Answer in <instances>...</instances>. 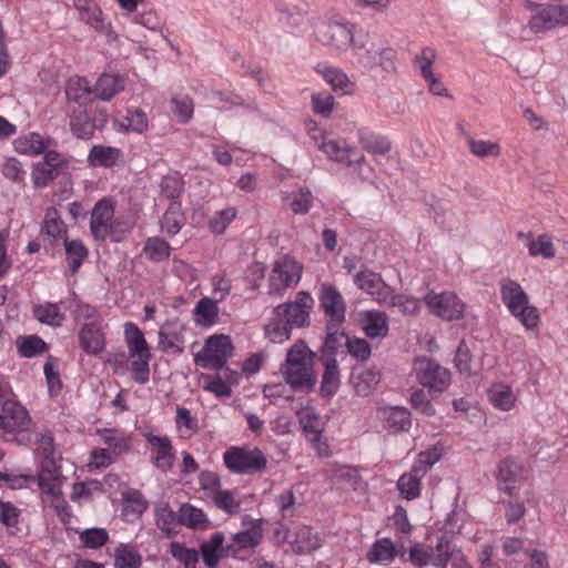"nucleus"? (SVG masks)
Here are the masks:
<instances>
[{"label":"nucleus","instance_id":"nucleus-1","mask_svg":"<svg viewBox=\"0 0 568 568\" xmlns=\"http://www.w3.org/2000/svg\"><path fill=\"white\" fill-rule=\"evenodd\" d=\"M312 28L314 40L337 57L348 53L364 31L358 24L335 12L317 17Z\"/></svg>","mask_w":568,"mask_h":568},{"label":"nucleus","instance_id":"nucleus-2","mask_svg":"<svg viewBox=\"0 0 568 568\" xmlns=\"http://www.w3.org/2000/svg\"><path fill=\"white\" fill-rule=\"evenodd\" d=\"M314 364L315 353L300 339L286 351L280 373L292 390L311 392L317 383Z\"/></svg>","mask_w":568,"mask_h":568},{"label":"nucleus","instance_id":"nucleus-3","mask_svg":"<svg viewBox=\"0 0 568 568\" xmlns=\"http://www.w3.org/2000/svg\"><path fill=\"white\" fill-rule=\"evenodd\" d=\"M349 52L354 58V64L364 71L369 72L377 68L385 72L394 70L395 52L390 48L375 42L365 30Z\"/></svg>","mask_w":568,"mask_h":568},{"label":"nucleus","instance_id":"nucleus-4","mask_svg":"<svg viewBox=\"0 0 568 568\" xmlns=\"http://www.w3.org/2000/svg\"><path fill=\"white\" fill-rule=\"evenodd\" d=\"M318 301L320 305L323 308L325 315L329 320L328 324V334L325 339V344L331 346L338 338L339 332L338 327L345 321L346 314V304L343 295L338 291V288L328 283L324 282L320 285L318 288Z\"/></svg>","mask_w":568,"mask_h":568},{"label":"nucleus","instance_id":"nucleus-5","mask_svg":"<svg viewBox=\"0 0 568 568\" xmlns=\"http://www.w3.org/2000/svg\"><path fill=\"white\" fill-rule=\"evenodd\" d=\"M59 460L47 459L39 462L40 469L37 479L43 500L50 503L57 511L61 513L65 509L67 504L61 490L64 478Z\"/></svg>","mask_w":568,"mask_h":568},{"label":"nucleus","instance_id":"nucleus-6","mask_svg":"<svg viewBox=\"0 0 568 568\" xmlns=\"http://www.w3.org/2000/svg\"><path fill=\"white\" fill-rule=\"evenodd\" d=\"M234 351L231 337L214 334L205 339L203 347L195 354L194 362L205 369H222Z\"/></svg>","mask_w":568,"mask_h":568},{"label":"nucleus","instance_id":"nucleus-7","mask_svg":"<svg viewBox=\"0 0 568 568\" xmlns=\"http://www.w3.org/2000/svg\"><path fill=\"white\" fill-rule=\"evenodd\" d=\"M303 265L292 256L278 257L268 276V294L282 296L288 288L298 284L302 277Z\"/></svg>","mask_w":568,"mask_h":568},{"label":"nucleus","instance_id":"nucleus-8","mask_svg":"<svg viewBox=\"0 0 568 568\" xmlns=\"http://www.w3.org/2000/svg\"><path fill=\"white\" fill-rule=\"evenodd\" d=\"M427 311L443 321L453 322L464 318L465 302L453 291H429L423 298Z\"/></svg>","mask_w":568,"mask_h":568},{"label":"nucleus","instance_id":"nucleus-9","mask_svg":"<svg viewBox=\"0 0 568 568\" xmlns=\"http://www.w3.org/2000/svg\"><path fill=\"white\" fill-rule=\"evenodd\" d=\"M413 373L417 382L430 394H440L450 385L449 371L426 356L414 359Z\"/></svg>","mask_w":568,"mask_h":568},{"label":"nucleus","instance_id":"nucleus-10","mask_svg":"<svg viewBox=\"0 0 568 568\" xmlns=\"http://www.w3.org/2000/svg\"><path fill=\"white\" fill-rule=\"evenodd\" d=\"M314 300L308 292L296 293L293 301L278 304L273 315L281 316L292 328L306 327L311 323V311Z\"/></svg>","mask_w":568,"mask_h":568},{"label":"nucleus","instance_id":"nucleus-11","mask_svg":"<svg viewBox=\"0 0 568 568\" xmlns=\"http://www.w3.org/2000/svg\"><path fill=\"white\" fill-rule=\"evenodd\" d=\"M450 557L452 544L446 537L438 538L435 547L416 542L409 549V560L419 568L428 565L435 568H446Z\"/></svg>","mask_w":568,"mask_h":568},{"label":"nucleus","instance_id":"nucleus-12","mask_svg":"<svg viewBox=\"0 0 568 568\" xmlns=\"http://www.w3.org/2000/svg\"><path fill=\"white\" fill-rule=\"evenodd\" d=\"M225 466L235 474H252L264 469L267 459L258 448L231 447L223 454Z\"/></svg>","mask_w":568,"mask_h":568},{"label":"nucleus","instance_id":"nucleus-13","mask_svg":"<svg viewBox=\"0 0 568 568\" xmlns=\"http://www.w3.org/2000/svg\"><path fill=\"white\" fill-rule=\"evenodd\" d=\"M277 542L287 541L293 551L298 554L310 552L317 549L322 539L316 531L306 526H298L290 531L285 526H281L275 531Z\"/></svg>","mask_w":568,"mask_h":568},{"label":"nucleus","instance_id":"nucleus-14","mask_svg":"<svg viewBox=\"0 0 568 568\" xmlns=\"http://www.w3.org/2000/svg\"><path fill=\"white\" fill-rule=\"evenodd\" d=\"M31 424L28 410L14 400H6L0 413V436L26 432Z\"/></svg>","mask_w":568,"mask_h":568},{"label":"nucleus","instance_id":"nucleus-15","mask_svg":"<svg viewBox=\"0 0 568 568\" xmlns=\"http://www.w3.org/2000/svg\"><path fill=\"white\" fill-rule=\"evenodd\" d=\"M73 4L85 24L104 36L109 41L116 39L111 23L105 19L101 8L93 0H73Z\"/></svg>","mask_w":568,"mask_h":568},{"label":"nucleus","instance_id":"nucleus-16","mask_svg":"<svg viewBox=\"0 0 568 568\" xmlns=\"http://www.w3.org/2000/svg\"><path fill=\"white\" fill-rule=\"evenodd\" d=\"M240 378L239 372L224 368L221 373L201 374L199 385L216 397L225 398L232 395V388L239 384Z\"/></svg>","mask_w":568,"mask_h":568},{"label":"nucleus","instance_id":"nucleus-17","mask_svg":"<svg viewBox=\"0 0 568 568\" xmlns=\"http://www.w3.org/2000/svg\"><path fill=\"white\" fill-rule=\"evenodd\" d=\"M113 202L104 197L98 201L91 212L90 231L97 241H105L115 219Z\"/></svg>","mask_w":568,"mask_h":568},{"label":"nucleus","instance_id":"nucleus-18","mask_svg":"<svg viewBox=\"0 0 568 568\" xmlns=\"http://www.w3.org/2000/svg\"><path fill=\"white\" fill-rule=\"evenodd\" d=\"M78 341L85 354L91 356L100 355L106 344L103 321L83 323L78 332Z\"/></svg>","mask_w":568,"mask_h":568},{"label":"nucleus","instance_id":"nucleus-19","mask_svg":"<svg viewBox=\"0 0 568 568\" xmlns=\"http://www.w3.org/2000/svg\"><path fill=\"white\" fill-rule=\"evenodd\" d=\"M146 440L151 447L152 464L163 473L169 471L175 459L170 438L168 436L148 434Z\"/></svg>","mask_w":568,"mask_h":568},{"label":"nucleus","instance_id":"nucleus-20","mask_svg":"<svg viewBox=\"0 0 568 568\" xmlns=\"http://www.w3.org/2000/svg\"><path fill=\"white\" fill-rule=\"evenodd\" d=\"M353 281L358 290L371 295L378 304L385 301L389 286L384 283L379 274L362 266L359 271L354 274Z\"/></svg>","mask_w":568,"mask_h":568},{"label":"nucleus","instance_id":"nucleus-21","mask_svg":"<svg viewBox=\"0 0 568 568\" xmlns=\"http://www.w3.org/2000/svg\"><path fill=\"white\" fill-rule=\"evenodd\" d=\"M315 71L337 93L351 95L356 91V83L342 69L327 63H320Z\"/></svg>","mask_w":568,"mask_h":568},{"label":"nucleus","instance_id":"nucleus-22","mask_svg":"<svg viewBox=\"0 0 568 568\" xmlns=\"http://www.w3.org/2000/svg\"><path fill=\"white\" fill-rule=\"evenodd\" d=\"M356 321L365 335L372 339L384 338L388 334V318L384 312L377 310L359 311Z\"/></svg>","mask_w":568,"mask_h":568},{"label":"nucleus","instance_id":"nucleus-23","mask_svg":"<svg viewBox=\"0 0 568 568\" xmlns=\"http://www.w3.org/2000/svg\"><path fill=\"white\" fill-rule=\"evenodd\" d=\"M184 327L179 320H169L159 331V346L166 353H182L184 349Z\"/></svg>","mask_w":568,"mask_h":568},{"label":"nucleus","instance_id":"nucleus-24","mask_svg":"<svg viewBox=\"0 0 568 568\" xmlns=\"http://www.w3.org/2000/svg\"><path fill=\"white\" fill-rule=\"evenodd\" d=\"M112 125L119 133L144 134L149 130V119L142 110L131 108L124 115H116Z\"/></svg>","mask_w":568,"mask_h":568},{"label":"nucleus","instance_id":"nucleus-25","mask_svg":"<svg viewBox=\"0 0 568 568\" xmlns=\"http://www.w3.org/2000/svg\"><path fill=\"white\" fill-rule=\"evenodd\" d=\"M243 525L246 528L233 535V542L226 548L227 552L235 554L241 549L253 548L260 544L263 536L261 521L244 518Z\"/></svg>","mask_w":568,"mask_h":568},{"label":"nucleus","instance_id":"nucleus-26","mask_svg":"<svg viewBox=\"0 0 568 568\" xmlns=\"http://www.w3.org/2000/svg\"><path fill=\"white\" fill-rule=\"evenodd\" d=\"M376 416L393 432L407 430L410 427V414L404 407L381 404L377 406Z\"/></svg>","mask_w":568,"mask_h":568},{"label":"nucleus","instance_id":"nucleus-27","mask_svg":"<svg viewBox=\"0 0 568 568\" xmlns=\"http://www.w3.org/2000/svg\"><path fill=\"white\" fill-rule=\"evenodd\" d=\"M499 292L500 300L509 313L530 302L521 285L511 278H503L499 282Z\"/></svg>","mask_w":568,"mask_h":568},{"label":"nucleus","instance_id":"nucleus-28","mask_svg":"<svg viewBox=\"0 0 568 568\" xmlns=\"http://www.w3.org/2000/svg\"><path fill=\"white\" fill-rule=\"evenodd\" d=\"M493 407L500 412H510L517 406L518 396L513 387L505 383H495L487 390Z\"/></svg>","mask_w":568,"mask_h":568},{"label":"nucleus","instance_id":"nucleus-29","mask_svg":"<svg viewBox=\"0 0 568 568\" xmlns=\"http://www.w3.org/2000/svg\"><path fill=\"white\" fill-rule=\"evenodd\" d=\"M525 477V469L513 458H505L498 465L497 478L503 484V489L513 495L514 490H518L516 483Z\"/></svg>","mask_w":568,"mask_h":568},{"label":"nucleus","instance_id":"nucleus-30","mask_svg":"<svg viewBox=\"0 0 568 568\" xmlns=\"http://www.w3.org/2000/svg\"><path fill=\"white\" fill-rule=\"evenodd\" d=\"M106 122V115L102 114L100 120L91 122L85 109H78L70 112V128L73 134L80 139H90L95 128H102Z\"/></svg>","mask_w":568,"mask_h":568},{"label":"nucleus","instance_id":"nucleus-31","mask_svg":"<svg viewBox=\"0 0 568 568\" xmlns=\"http://www.w3.org/2000/svg\"><path fill=\"white\" fill-rule=\"evenodd\" d=\"M398 551L397 546L392 539L383 537L371 545L366 559L372 565H389L394 561Z\"/></svg>","mask_w":568,"mask_h":568},{"label":"nucleus","instance_id":"nucleus-32","mask_svg":"<svg viewBox=\"0 0 568 568\" xmlns=\"http://www.w3.org/2000/svg\"><path fill=\"white\" fill-rule=\"evenodd\" d=\"M557 6H539L531 16L528 28L534 33H541L559 26Z\"/></svg>","mask_w":568,"mask_h":568},{"label":"nucleus","instance_id":"nucleus-33","mask_svg":"<svg viewBox=\"0 0 568 568\" xmlns=\"http://www.w3.org/2000/svg\"><path fill=\"white\" fill-rule=\"evenodd\" d=\"M535 499L532 489L526 488L521 496L518 495V490H514L506 504L505 518L507 523L515 524L523 519L526 515L525 504H532Z\"/></svg>","mask_w":568,"mask_h":568},{"label":"nucleus","instance_id":"nucleus-34","mask_svg":"<svg viewBox=\"0 0 568 568\" xmlns=\"http://www.w3.org/2000/svg\"><path fill=\"white\" fill-rule=\"evenodd\" d=\"M100 443L105 445L113 456L126 453L131 446V438L128 434L115 428H104L98 430Z\"/></svg>","mask_w":568,"mask_h":568},{"label":"nucleus","instance_id":"nucleus-35","mask_svg":"<svg viewBox=\"0 0 568 568\" xmlns=\"http://www.w3.org/2000/svg\"><path fill=\"white\" fill-rule=\"evenodd\" d=\"M124 337L128 345L129 358L144 356L151 357L150 348L143 333L134 323L124 324Z\"/></svg>","mask_w":568,"mask_h":568},{"label":"nucleus","instance_id":"nucleus-36","mask_svg":"<svg viewBox=\"0 0 568 568\" xmlns=\"http://www.w3.org/2000/svg\"><path fill=\"white\" fill-rule=\"evenodd\" d=\"M381 304L397 308V311L403 315H416L419 313L422 307L420 300L408 294H396L392 287H389L385 296V301Z\"/></svg>","mask_w":568,"mask_h":568},{"label":"nucleus","instance_id":"nucleus-37","mask_svg":"<svg viewBox=\"0 0 568 568\" xmlns=\"http://www.w3.org/2000/svg\"><path fill=\"white\" fill-rule=\"evenodd\" d=\"M219 312L217 301L211 297H203L193 310V320L196 325L209 328L217 323Z\"/></svg>","mask_w":568,"mask_h":568},{"label":"nucleus","instance_id":"nucleus-38","mask_svg":"<svg viewBox=\"0 0 568 568\" xmlns=\"http://www.w3.org/2000/svg\"><path fill=\"white\" fill-rule=\"evenodd\" d=\"M125 88V78L120 74L104 73L95 83L94 92L103 101H110Z\"/></svg>","mask_w":568,"mask_h":568},{"label":"nucleus","instance_id":"nucleus-39","mask_svg":"<svg viewBox=\"0 0 568 568\" xmlns=\"http://www.w3.org/2000/svg\"><path fill=\"white\" fill-rule=\"evenodd\" d=\"M282 200L294 214L305 215L313 206L314 196L310 189L300 187L283 193Z\"/></svg>","mask_w":568,"mask_h":568},{"label":"nucleus","instance_id":"nucleus-40","mask_svg":"<svg viewBox=\"0 0 568 568\" xmlns=\"http://www.w3.org/2000/svg\"><path fill=\"white\" fill-rule=\"evenodd\" d=\"M381 374L373 368H361L354 371L352 374L351 383L355 393L358 396H368L374 392L379 384Z\"/></svg>","mask_w":568,"mask_h":568},{"label":"nucleus","instance_id":"nucleus-41","mask_svg":"<svg viewBox=\"0 0 568 568\" xmlns=\"http://www.w3.org/2000/svg\"><path fill=\"white\" fill-rule=\"evenodd\" d=\"M357 139L362 148L373 154H385L392 148L387 136L375 133L366 128L357 130Z\"/></svg>","mask_w":568,"mask_h":568},{"label":"nucleus","instance_id":"nucleus-42","mask_svg":"<svg viewBox=\"0 0 568 568\" xmlns=\"http://www.w3.org/2000/svg\"><path fill=\"white\" fill-rule=\"evenodd\" d=\"M91 87L88 80L81 77H73L68 80L65 85V95L68 101L79 104V109H85L91 99Z\"/></svg>","mask_w":568,"mask_h":568},{"label":"nucleus","instance_id":"nucleus-43","mask_svg":"<svg viewBox=\"0 0 568 568\" xmlns=\"http://www.w3.org/2000/svg\"><path fill=\"white\" fill-rule=\"evenodd\" d=\"M34 317L42 324L60 327L65 322V314L60 307V304L44 302L33 307Z\"/></svg>","mask_w":568,"mask_h":568},{"label":"nucleus","instance_id":"nucleus-44","mask_svg":"<svg viewBox=\"0 0 568 568\" xmlns=\"http://www.w3.org/2000/svg\"><path fill=\"white\" fill-rule=\"evenodd\" d=\"M179 523L192 529H207L211 521L206 514L191 504H184L179 509Z\"/></svg>","mask_w":568,"mask_h":568},{"label":"nucleus","instance_id":"nucleus-45","mask_svg":"<svg viewBox=\"0 0 568 568\" xmlns=\"http://www.w3.org/2000/svg\"><path fill=\"white\" fill-rule=\"evenodd\" d=\"M122 156L118 148L94 145L89 152L88 162L93 166L110 168L115 165Z\"/></svg>","mask_w":568,"mask_h":568},{"label":"nucleus","instance_id":"nucleus-46","mask_svg":"<svg viewBox=\"0 0 568 568\" xmlns=\"http://www.w3.org/2000/svg\"><path fill=\"white\" fill-rule=\"evenodd\" d=\"M174 422L180 438L190 439L199 432V419L185 407H176Z\"/></svg>","mask_w":568,"mask_h":568},{"label":"nucleus","instance_id":"nucleus-47","mask_svg":"<svg viewBox=\"0 0 568 568\" xmlns=\"http://www.w3.org/2000/svg\"><path fill=\"white\" fill-rule=\"evenodd\" d=\"M329 160L346 163L349 162L352 148L344 140L324 139L317 146Z\"/></svg>","mask_w":568,"mask_h":568},{"label":"nucleus","instance_id":"nucleus-48","mask_svg":"<svg viewBox=\"0 0 568 568\" xmlns=\"http://www.w3.org/2000/svg\"><path fill=\"white\" fill-rule=\"evenodd\" d=\"M41 232L53 240L67 239L68 229L59 212L54 207L47 210Z\"/></svg>","mask_w":568,"mask_h":568},{"label":"nucleus","instance_id":"nucleus-49","mask_svg":"<svg viewBox=\"0 0 568 568\" xmlns=\"http://www.w3.org/2000/svg\"><path fill=\"white\" fill-rule=\"evenodd\" d=\"M341 385L339 371L335 359L326 363L322 376L320 393L322 397L332 398L338 390Z\"/></svg>","mask_w":568,"mask_h":568},{"label":"nucleus","instance_id":"nucleus-50","mask_svg":"<svg viewBox=\"0 0 568 568\" xmlns=\"http://www.w3.org/2000/svg\"><path fill=\"white\" fill-rule=\"evenodd\" d=\"M224 535L223 532H214L207 540L201 545V552L204 562L209 567H215L220 560L223 548Z\"/></svg>","mask_w":568,"mask_h":568},{"label":"nucleus","instance_id":"nucleus-51","mask_svg":"<svg viewBox=\"0 0 568 568\" xmlns=\"http://www.w3.org/2000/svg\"><path fill=\"white\" fill-rule=\"evenodd\" d=\"M142 557L140 552L129 544H121L114 550V568H140Z\"/></svg>","mask_w":568,"mask_h":568},{"label":"nucleus","instance_id":"nucleus-52","mask_svg":"<svg viewBox=\"0 0 568 568\" xmlns=\"http://www.w3.org/2000/svg\"><path fill=\"white\" fill-rule=\"evenodd\" d=\"M292 329L284 318L274 315L264 326V335L271 343L282 344L291 338Z\"/></svg>","mask_w":568,"mask_h":568},{"label":"nucleus","instance_id":"nucleus-53","mask_svg":"<svg viewBox=\"0 0 568 568\" xmlns=\"http://www.w3.org/2000/svg\"><path fill=\"white\" fill-rule=\"evenodd\" d=\"M424 476L418 475L415 468L412 467L410 471L403 474L397 481L399 494L407 500L417 498L420 494V480Z\"/></svg>","mask_w":568,"mask_h":568},{"label":"nucleus","instance_id":"nucleus-54","mask_svg":"<svg viewBox=\"0 0 568 568\" xmlns=\"http://www.w3.org/2000/svg\"><path fill=\"white\" fill-rule=\"evenodd\" d=\"M170 110L179 123L186 124L193 118L194 104L189 95L176 94L170 101Z\"/></svg>","mask_w":568,"mask_h":568},{"label":"nucleus","instance_id":"nucleus-55","mask_svg":"<svg viewBox=\"0 0 568 568\" xmlns=\"http://www.w3.org/2000/svg\"><path fill=\"white\" fill-rule=\"evenodd\" d=\"M213 504L227 515H236L241 509L242 499L236 490L221 489L212 499Z\"/></svg>","mask_w":568,"mask_h":568},{"label":"nucleus","instance_id":"nucleus-56","mask_svg":"<svg viewBox=\"0 0 568 568\" xmlns=\"http://www.w3.org/2000/svg\"><path fill=\"white\" fill-rule=\"evenodd\" d=\"M14 150L21 154L38 155L45 150L43 138L38 133L21 135L14 140Z\"/></svg>","mask_w":568,"mask_h":568},{"label":"nucleus","instance_id":"nucleus-57","mask_svg":"<svg viewBox=\"0 0 568 568\" xmlns=\"http://www.w3.org/2000/svg\"><path fill=\"white\" fill-rule=\"evenodd\" d=\"M526 237V246L530 256H541L544 258H552L555 256L554 244L548 235H527Z\"/></svg>","mask_w":568,"mask_h":568},{"label":"nucleus","instance_id":"nucleus-58","mask_svg":"<svg viewBox=\"0 0 568 568\" xmlns=\"http://www.w3.org/2000/svg\"><path fill=\"white\" fill-rule=\"evenodd\" d=\"M300 424L307 440H317L323 432L322 419L312 409H303L300 413Z\"/></svg>","mask_w":568,"mask_h":568},{"label":"nucleus","instance_id":"nucleus-59","mask_svg":"<svg viewBox=\"0 0 568 568\" xmlns=\"http://www.w3.org/2000/svg\"><path fill=\"white\" fill-rule=\"evenodd\" d=\"M63 243L69 267L72 273H75L88 256V250L80 240L64 239Z\"/></svg>","mask_w":568,"mask_h":568},{"label":"nucleus","instance_id":"nucleus-60","mask_svg":"<svg viewBox=\"0 0 568 568\" xmlns=\"http://www.w3.org/2000/svg\"><path fill=\"white\" fill-rule=\"evenodd\" d=\"M183 224L184 215L181 212L180 206L176 203H171L163 215L161 223L162 230L170 235H175L179 233Z\"/></svg>","mask_w":568,"mask_h":568},{"label":"nucleus","instance_id":"nucleus-61","mask_svg":"<svg viewBox=\"0 0 568 568\" xmlns=\"http://www.w3.org/2000/svg\"><path fill=\"white\" fill-rule=\"evenodd\" d=\"M69 310L73 316V320L78 323H81V325L85 322L103 321L97 307L78 300H74L69 305Z\"/></svg>","mask_w":568,"mask_h":568},{"label":"nucleus","instance_id":"nucleus-62","mask_svg":"<svg viewBox=\"0 0 568 568\" xmlns=\"http://www.w3.org/2000/svg\"><path fill=\"white\" fill-rule=\"evenodd\" d=\"M510 315L528 331L537 328L540 322L539 312L530 302L510 312Z\"/></svg>","mask_w":568,"mask_h":568},{"label":"nucleus","instance_id":"nucleus-63","mask_svg":"<svg viewBox=\"0 0 568 568\" xmlns=\"http://www.w3.org/2000/svg\"><path fill=\"white\" fill-rule=\"evenodd\" d=\"M18 349L23 357L37 356L47 349L45 342L37 335H29L18 339Z\"/></svg>","mask_w":568,"mask_h":568},{"label":"nucleus","instance_id":"nucleus-64","mask_svg":"<svg viewBox=\"0 0 568 568\" xmlns=\"http://www.w3.org/2000/svg\"><path fill=\"white\" fill-rule=\"evenodd\" d=\"M155 520L159 529L171 535L179 523V517L176 518L175 513L166 504H162L155 509Z\"/></svg>","mask_w":568,"mask_h":568}]
</instances>
